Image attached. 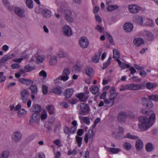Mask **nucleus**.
Segmentation results:
<instances>
[{
	"label": "nucleus",
	"mask_w": 158,
	"mask_h": 158,
	"mask_svg": "<svg viewBox=\"0 0 158 158\" xmlns=\"http://www.w3.org/2000/svg\"><path fill=\"white\" fill-rule=\"evenodd\" d=\"M133 25L130 23H126L123 26L125 31L126 32H130L131 31L133 28Z\"/></svg>",
	"instance_id": "a211bd4d"
},
{
	"label": "nucleus",
	"mask_w": 158,
	"mask_h": 158,
	"mask_svg": "<svg viewBox=\"0 0 158 158\" xmlns=\"http://www.w3.org/2000/svg\"><path fill=\"white\" fill-rule=\"evenodd\" d=\"M33 69V67L29 65H27L24 67V70L25 72H29Z\"/></svg>",
	"instance_id": "680f3d73"
},
{
	"label": "nucleus",
	"mask_w": 158,
	"mask_h": 158,
	"mask_svg": "<svg viewBox=\"0 0 158 158\" xmlns=\"http://www.w3.org/2000/svg\"><path fill=\"white\" fill-rule=\"evenodd\" d=\"M57 63V56L55 55L51 56L50 58L49 64L51 66H55L56 65Z\"/></svg>",
	"instance_id": "4be33fe9"
},
{
	"label": "nucleus",
	"mask_w": 158,
	"mask_h": 158,
	"mask_svg": "<svg viewBox=\"0 0 158 158\" xmlns=\"http://www.w3.org/2000/svg\"><path fill=\"white\" fill-rule=\"evenodd\" d=\"M48 117V114L45 110H43L40 114V118L41 120L46 119Z\"/></svg>",
	"instance_id": "79ce46f5"
},
{
	"label": "nucleus",
	"mask_w": 158,
	"mask_h": 158,
	"mask_svg": "<svg viewBox=\"0 0 158 158\" xmlns=\"http://www.w3.org/2000/svg\"><path fill=\"white\" fill-rule=\"evenodd\" d=\"M156 86V84L153 83L148 82L146 84V87L147 88L150 89L155 88Z\"/></svg>",
	"instance_id": "ea45409f"
},
{
	"label": "nucleus",
	"mask_w": 158,
	"mask_h": 158,
	"mask_svg": "<svg viewBox=\"0 0 158 158\" xmlns=\"http://www.w3.org/2000/svg\"><path fill=\"white\" fill-rule=\"evenodd\" d=\"M89 89L90 92L94 94H98L99 92V89L97 86L91 85L89 88Z\"/></svg>",
	"instance_id": "7c9ffc66"
},
{
	"label": "nucleus",
	"mask_w": 158,
	"mask_h": 158,
	"mask_svg": "<svg viewBox=\"0 0 158 158\" xmlns=\"http://www.w3.org/2000/svg\"><path fill=\"white\" fill-rule=\"evenodd\" d=\"M26 3L27 7L29 9L33 7V3L32 0H26Z\"/></svg>",
	"instance_id": "37998d69"
},
{
	"label": "nucleus",
	"mask_w": 158,
	"mask_h": 158,
	"mask_svg": "<svg viewBox=\"0 0 158 158\" xmlns=\"http://www.w3.org/2000/svg\"><path fill=\"white\" fill-rule=\"evenodd\" d=\"M142 104L148 108H151L153 107V105L152 101L149 98H142L141 101Z\"/></svg>",
	"instance_id": "9b49d317"
},
{
	"label": "nucleus",
	"mask_w": 158,
	"mask_h": 158,
	"mask_svg": "<svg viewBox=\"0 0 158 158\" xmlns=\"http://www.w3.org/2000/svg\"><path fill=\"white\" fill-rule=\"evenodd\" d=\"M118 134L123 135L124 132V129L121 127H118Z\"/></svg>",
	"instance_id": "13d9d810"
},
{
	"label": "nucleus",
	"mask_w": 158,
	"mask_h": 158,
	"mask_svg": "<svg viewBox=\"0 0 158 158\" xmlns=\"http://www.w3.org/2000/svg\"><path fill=\"white\" fill-rule=\"evenodd\" d=\"M154 24L153 21L152 19L144 17L142 26H152Z\"/></svg>",
	"instance_id": "dca6fc26"
},
{
	"label": "nucleus",
	"mask_w": 158,
	"mask_h": 158,
	"mask_svg": "<svg viewBox=\"0 0 158 158\" xmlns=\"http://www.w3.org/2000/svg\"><path fill=\"white\" fill-rule=\"evenodd\" d=\"M21 99L23 102L24 103H26L28 99L29 95V93L28 91L25 89L21 91Z\"/></svg>",
	"instance_id": "0eeeda50"
},
{
	"label": "nucleus",
	"mask_w": 158,
	"mask_h": 158,
	"mask_svg": "<svg viewBox=\"0 0 158 158\" xmlns=\"http://www.w3.org/2000/svg\"><path fill=\"white\" fill-rule=\"evenodd\" d=\"M148 97L150 100L156 101H158V95L157 94L149 95Z\"/></svg>",
	"instance_id": "09e8293b"
},
{
	"label": "nucleus",
	"mask_w": 158,
	"mask_h": 158,
	"mask_svg": "<svg viewBox=\"0 0 158 158\" xmlns=\"http://www.w3.org/2000/svg\"><path fill=\"white\" fill-rule=\"evenodd\" d=\"M127 119V115L124 112H120L118 115L117 119L118 122L121 123H124Z\"/></svg>",
	"instance_id": "f8f14e48"
},
{
	"label": "nucleus",
	"mask_w": 158,
	"mask_h": 158,
	"mask_svg": "<svg viewBox=\"0 0 158 158\" xmlns=\"http://www.w3.org/2000/svg\"><path fill=\"white\" fill-rule=\"evenodd\" d=\"M30 89L33 94H36L37 92V87L35 85H32L30 86Z\"/></svg>",
	"instance_id": "864d4df0"
},
{
	"label": "nucleus",
	"mask_w": 158,
	"mask_h": 158,
	"mask_svg": "<svg viewBox=\"0 0 158 158\" xmlns=\"http://www.w3.org/2000/svg\"><path fill=\"white\" fill-rule=\"evenodd\" d=\"M94 136V131L92 129L89 130L88 133L86 134L84 137V141L85 143H87L88 142L89 139L93 138Z\"/></svg>",
	"instance_id": "412c9836"
},
{
	"label": "nucleus",
	"mask_w": 158,
	"mask_h": 158,
	"mask_svg": "<svg viewBox=\"0 0 158 158\" xmlns=\"http://www.w3.org/2000/svg\"><path fill=\"white\" fill-rule=\"evenodd\" d=\"M113 57L114 58L118 59L120 57V53L118 50L116 49H113Z\"/></svg>",
	"instance_id": "c03bdc74"
},
{
	"label": "nucleus",
	"mask_w": 158,
	"mask_h": 158,
	"mask_svg": "<svg viewBox=\"0 0 158 158\" xmlns=\"http://www.w3.org/2000/svg\"><path fill=\"white\" fill-rule=\"evenodd\" d=\"M145 33L146 35L147 39L149 40L152 39L153 38V35L150 32L148 31H145Z\"/></svg>",
	"instance_id": "603ef678"
},
{
	"label": "nucleus",
	"mask_w": 158,
	"mask_h": 158,
	"mask_svg": "<svg viewBox=\"0 0 158 158\" xmlns=\"http://www.w3.org/2000/svg\"><path fill=\"white\" fill-rule=\"evenodd\" d=\"M39 75L40 77H43L42 81L44 82L45 81V78L47 77V74L43 70L41 71L39 73Z\"/></svg>",
	"instance_id": "a19ab883"
},
{
	"label": "nucleus",
	"mask_w": 158,
	"mask_h": 158,
	"mask_svg": "<svg viewBox=\"0 0 158 158\" xmlns=\"http://www.w3.org/2000/svg\"><path fill=\"white\" fill-rule=\"evenodd\" d=\"M35 158H45L44 154L42 152L38 153L35 156Z\"/></svg>",
	"instance_id": "bf43d9fd"
},
{
	"label": "nucleus",
	"mask_w": 158,
	"mask_h": 158,
	"mask_svg": "<svg viewBox=\"0 0 158 158\" xmlns=\"http://www.w3.org/2000/svg\"><path fill=\"white\" fill-rule=\"evenodd\" d=\"M118 6L117 5H111L107 7V10L109 11H111L118 8Z\"/></svg>",
	"instance_id": "a18cd8bd"
},
{
	"label": "nucleus",
	"mask_w": 158,
	"mask_h": 158,
	"mask_svg": "<svg viewBox=\"0 0 158 158\" xmlns=\"http://www.w3.org/2000/svg\"><path fill=\"white\" fill-rule=\"evenodd\" d=\"M95 29L100 33H101L103 31V28L100 25H98L95 27Z\"/></svg>",
	"instance_id": "774afa93"
},
{
	"label": "nucleus",
	"mask_w": 158,
	"mask_h": 158,
	"mask_svg": "<svg viewBox=\"0 0 158 158\" xmlns=\"http://www.w3.org/2000/svg\"><path fill=\"white\" fill-rule=\"evenodd\" d=\"M21 56L22 57V58H23V59H27L29 57L30 55L26 51H25L21 54Z\"/></svg>",
	"instance_id": "8fccbe9b"
},
{
	"label": "nucleus",
	"mask_w": 158,
	"mask_h": 158,
	"mask_svg": "<svg viewBox=\"0 0 158 158\" xmlns=\"http://www.w3.org/2000/svg\"><path fill=\"white\" fill-rule=\"evenodd\" d=\"M46 108L49 114L51 115L54 114V108L53 106L48 105L46 106Z\"/></svg>",
	"instance_id": "e433bc0d"
},
{
	"label": "nucleus",
	"mask_w": 158,
	"mask_h": 158,
	"mask_svg": "<svg viewBox=\"0 0 158 158\" xmlns=\"http://www.w3.org/2000/svg\"><path fill=\"white\" fill-rule=\"evenodd\" d=\"M141 113L147 116L150 114L149 118L143 116H140L139 118L138 127L142 131H143L147 130L154 124L156 119V114L152 113V111H148L146 109H143Z\"/></svg>",
	"instance_id": "f257e3e1"
},
{
	"label": "nucleus",
	"mask_w": 158,
	"mask_h": 158,
	"mask_svg": "<svg viewBox=\"0 0 158 158\" xmlns=\"http://www.w3.org/2000/svg\"><path fill=\"white\" fill-rule=\"evenodd\" d=\"M80 108L81 111H80L79 113L80 115H86L89 112V107L86 104H81L80 105Z\"/></svg>",
	"instance_id": "39448f33"
},
{
	"label": "nucleus",
	"mask_w": 158,
	"mask_h": 158,
	"mask_svg": "<svg viewBox=\"0 0 158 158\" xmlns=\"http://www.w3.org/2000/svg\"><path fill=\"white\" fill-rule=\"evenodd\" d=\"M15 56L13 53H8L4 55L3 57L0 60V63H3L8 60L12 59Z\"/></svg>",
	"instance_id": "6ab92c4d"
},
{
	"label": "nucleus",
	"mask_w": 158,
	"mask_h": 158,
	"mask_svg": "<svg viewBox=\"0 0 158 158\" xmlns=\"http://www.w3.org/2000/svg\"><path fill=\"white\" fill-rule=\"evenodd\" d=\"M111 57H109L107 61L103 64L104 69L106 68L110 64V62L111 60Z\"/></svg>",
	"instance_id": "5fc2aeb1"
},
{
	"label": "nucleus",
	"mask_w": 158,
	"mask_h": 158,
	"mask_svg": "<svg viewBox=\"0 0 158 158\" xmlns=\"http://www.w3.org/2000/svg\"><path fill=\"white\" fill-rule=\"evenodd\" d=\"M19 81L20 82L27 85H31L33 83V81L30 79L21 78L19 79Z\"/></svg>",
	"instance_id": "5701e85b"
},
{
	"label": "nucleus",
	"mask_w": 158,
	"mask_h": 158,
	"mask_svg": "<svg viewBox=\"0 0 158 158\" xmlns=\"http://www.w3.org/2000/svg\"><path fill=\"white\" fill-rule=\"evenodd\" d=\"M77 130V127H72L71 128H69L70 133L71 134H74Z\"/></svg>",
	"instance_id": "338daca9"
},
{
	"label": "nucleus",
	"mask_w": 158,
	"mask_h": 158,
	"mask_svg": "<svg viewBox=\"0 0 158 158\" xmlns=\"http://www.w3.org/2000/svg\"><path fill=\"white\" fill-rule=\"evenodd\" d=\"M40 117L39 113H33L29 119L30 123L31 125L38 123L40 122Z\"/></svg>",
	"instance_id": "f03ea898"
},
{
	"label": "nucleus",
	"mask_w": 158,
	"mask_h": 158,
	"mask_svg": "<svg viewBox=\"0 0 158 158\" xmlns=\"http://www.w3.org/2000/svg\"><path fill=\"white\" fill-rule=\"evenodd\" d=\"M57 56L60 58H68L69 55L68 53L62 50L59 51L57 54Z\"/></svg>",
	"instance_id": "c756f323"
},
{
	"label": "nucleus",
	"mask_w": 158,
	"mask_h": 158,
	"mask_svg": "<svg viewBox=\"0 0 158 158\" xmlns=\"http://www.w3.org/2000/svg\"><path fill=\"white\" fill-rule=\"evenodd\" d=\"M100 55L101 53L100 52H98V53H96L95 55L92 57V60L95 63L98 62Z\"/></svg>",
	"instance_id": "c9c22d12"
},
{
	"label": "nucleus",
	"mask_w": 158,
	"mask_h": 158,
	"mask_svg": "<svg viewBox=\"0 0 158 158\" xmlns=\"http://www.w3.org/2000/svg\"><path fill=\"white\" fill-rule=\"evenodd\" d=\"M85 72V74L90 77H93L94 74V72L93 69L92 67L89 66L86 67Z\"/></svg>",
	"instance_id": "f3484780"
},
{
	"label": "nucleus",
	"mask_w": 158,
	"mask_h": 158,
	"mask_svg": "<svg viewBox=\"0 0 158 158\" xmlns=\"http://www.w3.org/2000/svg\"><path fill=\"white\" fill-rule=\"evenodd\" d=\"M142 86L140 84H134V90H140L141 89Z\"/></svg>",
	"instance_id": "052dcab7"
},
{
	"label": "nucleus",
	"mask_w": 158,
	"mask_h": 158,
	"mask_svg": "<svg viewBox=\"0 0 158 158\" xmlns=\"http://www.w3.org/2000/svg\"><path fill=\"white\" fill-rule=\"evenodd\" d=\"M144 17L138 15L134 16L133 18V22L139 25L142 26Z\"/></svg>",
	"instance_id": "aec40b11"
},
{
	"label": "nucleus",
	"mask_w": 158,
	"mask_h": 158,
	"mask_svg": "<svg viewBox=\"0 0 158 158\" xmlns=\"http://www.w3.org/2000/svg\"><path fill=\"white\" fill-rule=\"evenodd\" d=\"M131 145L129 142H125L123 144L124 148L127 150H129L131 148Z\"/></svg>",
	"instance_id": "de8ad7c7"
},
{
	"label": "nucleus",
	"mask_w": 158,
	"mask_h": 158,
	"mask_svg": "<svg viewBox=\"0 0 158 158\" xmlns=\"http://www.w3.org/2000/svg\"><path fill=\"white\" fill-rule=\"evenodd\" d=\"M114 99L115 96H114L112 97V96H110L109 99L105 100L104 102L108 106H111L114 103Z\"/></svg>",
	"instance_id": "b1692460"
},
{
	"label": "nucleus",
	"mask_w": 158,
	"mask_h": 158,
	"mask_svg": "<svg viewBox=\"0 0 158 158\" xmlns=\"http://www.w3.org/2000/svg\"><path fill=\"white\" fill-rule=\"evenodd\" d=\"M77 101H78L77 98H73L70 99L69 100V102L70 104L72 105H73L74 104H76L77 103Z\"/></svg>",
	"instance_id": "e2e57ef3"
},
{
	"label": "nucleus",
	"mask_w": 158,
	"mask_h": 158,
	"mask_svg": "<svg viewBox=\"0 0 158 158\" xmlns=\"http://www.w3.org/2000/svg\"><path fill=\"white\" fill-rule=\"evenodd\" d=\"M79 44L82 48H86L89 44L88 40L85 37H82L80 39Z\"/></svg>",
	"instance_id": "2eb2a0df"
},
{
	"label": "nucleus",
	"mask_w": 158,
	"mask_h": 158,
	"mask_svg": "<svg viewBox=\"0 0 158 158\" xmlns=\"http://www.w3.org/2000/svg\"><path fill=\"white\" fill-rule=\"evenodd\" d=\"M65 19L68 22L73 23L74 21V19L72 17V11L69 10H67L64 11Z\"/></svg>",
	"instance_id": "9d476101"
},
{
	"label": "nucleus",
	"mask_w": 158,
	"mask_h": 158,
	"mask_svg": "<svg viewBox=\"0 0 158 158\" xmlns=\"http://www.w3.org/2000/svg\"><path fill=\"white\" fill-rule=\"evenodd\" d=\"M22 138V134L19 131L14 132L11 135L12 141L14 143H17L20 141Z\"/></svg>",
	"instance_id": "7ed1b4c3"
},
{
	"label": "nucleus",
	"mask_w": 158,
	"mask_h": 158,
	"mask_svg": "<svg viewBox=\"0 0 158 158\" xmlns=\"http://www.w3.org/2000/svg\"><path fill=\"white\" fill-rule=\"evenodd\" d=\"M84 132V130L83 129H79L77 132V135L78 136H81L83 135Z\"/></svg>",
	"instance_id": "69168bd1"
},
{
	"label": "nucleus",
	"mask_w": 158,
	"mask_h": 158,
	"mask_svg": "<svg viewBox=\"0 0 158 158\" xmlns=\"http://www.w3.org/2000/svg\"><path fill=\"white\" fill-rule=\"evenodd\" d=\"M110 93L111 94L110 96H112V97L114 96L115 97V87H112L110 89Z\"/></svg>",
	"instance_id": "4d7b16f0"
},
{
	"label": "nucleus",
	"mask_w": 158,
	"mask_h": 158,
	"mask_svg": "<svg viewBox=\"0 0 158 158\" xmlns=\"http://www.w3.org/2000/svg\"><path fill=\"white\" fill-rule=\"evenodd\" d=\"M106 150L109 152L113 154H117L120 151V149L118 148H106Z\"/></svg>",
	"instance_id": "72a5a7b5"
},
{
	"label": "nucleus",
	"mask_w": 158,
	"mask_h": 158,
	"mask_svg": "<svg viewBox=\"0 0 158 158\" xmlns=\"http://www.w3.org/2000/svg\"><path fill=\"white\" fill-rule=\"evenodd\" d=\"M9 154L10 152L8 151H3L0 154V158H8Z\"/></svg>",
	"instance_id": "f704fd0d"
},
{
	"label": "nucleus",
	"mask_w": 158,
	"mask_h": 158,
	"mask_svg": "<svg viewBox=\"0 0 158 158\" xmlns=\"http://www.w3.org/2000/svg\"><path fill=\"white\" fill-rule=\"evenodd\" d=\"M89 93L88 91H86L85 93H80L76 95V97L81 101L85 102L89 97Z\"/></svg>",
	"instance_id": "6e6552de"
},
{
	"label": "nucleus",
	"mask_w": 158,
	"mask_h": 158,
	"mask_svg": "<svg viewBox=\"0 0 158 158\" xmlns=\"http://www.w3.org/2000/svg\"><path fill=\"white\" fill-rule=\"evenodd\" d=\"M42 108L41 106L38 105H35L32 106L31 110L32 112H35V113H39L42 110Z\"/></svg>",
	"instance_id": "a878e982"
},
{
	"label": "nucleus",
	"mask_w": 158,
	"mask_h": 158,
	"mask_svg": "<svg viewBox=\"0 0 158 158\" xmlns=\"http://www.w3.org/2000/svg\"><path fill=\"white\" fill-rule=\"evenodd\" d=\"M46 56L44 55L38 56L36 58V63L37 64L42 63L45 60Z\"/></svg>",
	"instance_id": "2f4dec72"
},
{
	"label": "nucleus",
	"mask_w": 158,
	"mask_h": 158,
	"mask_svg": "<svg viewBox=\"0 0 158 158\" xmlns=\"http://www.w3.org/2000/svg\"><path fill=\"white\" fill-rule=\"evenodd\" d=\"M125 88L126 89L134 90V84L127 85L125 86Z\"/></svg>",
	"instance_id": "6e6d98bb"
},
{
	"label": "nucleus",
	"mask_w": 158,
	"mask_h": 158,
	"mask_svg": "<svg viewBox=\"0 0 158 158\" xmlns=\"http://www.w3.org/2000/svg\"><path fill=\"white\" fill-rule=\"evenodd\" d=\"M76 142L78 147H80L82 143V137L76 136L75 137Z\"/></svg>",
	"instance_id": "49530a36"
},
{
	"label": "nucleus",
	"mask_w": 158,
	"mask_h": 158,
	"mask_svg": "<svg viewBox=\"0 0 158 158\" xmlns=\"http://www.w3.org/2000/svg\"><path fill=\"white\" fill-rule=\"evenodd\" d=\"M35 11L38 13L41 12L43 16L46 18H49L51 16V11L47 9H43L41 10L38 8L36 7L35 9Z\"/></svg>",
	"instance_id": "423d86ee"
},
{
	"label": "nucleus",
	"mask_w": 158,
	"mask_h": 158,
	"mask_svg": "<svg viewBox=\"0 0 158 158\" xmlns=\"http://www.w3.org/2000/svg\"><path fill=\"white\" fill-rule=\"evenodd\" d=\"M124 138H127L135 140L138 139V137L134 135H132L130 133H127L124 137Z\"/></svg>",
	"instance_id": "4c0bfd02"
},
{
	"label": "nucleus",
	"mask_w": 158,
	"mask_h": 158,
	"mask_svg": "<svg viewBox=\"0 0 158 158\" xmlns=\"http://www.w3.org/2000/svg\"><path fill=\"white\" fill-rule=\"evenodd\" d=\"M117 61L119 66L123 69H124L126 68H130V64H126L124 62H122L121 60L118 59H116Z\"/></svg>",
	"instance_id": "c85d7f7f"
},
{
	"label": "nucleus",
	"mask_w": 158,
	"mask_h": 158,
	"mask_svg": "<svg viewBox=\"0 0 158 158\" xmlns=\"http://www.w3.org/2000/svg\"><path fill=\"white\" fill-rule=\"evenodd\" d=\"M26 114V111L24 109H22L18 112V114L19 116L21 117L22 115H25Z\"/></svg>",
	"instance_id": "3c124183"
},
{
	"label": "nucleus",
	"mask_w": 158,
	"mask_h": 158,
	"mask_svg": "<svg viewBox=\"0 0 158 158\" xmlns=\"http://www.w3.org/2000/svg\"><path fill=\"white\" fill-rule=\"evenodd\" d=\"M146 150L147 152H150L152 151L154 149L153 144L150 143H148L145 146Z\"/></svg>",
	"instance_id": "58836bf2"
},
{
	"label": "nucleus",
	"mask_w": 158,
	"mask_h": 158,
	"mask_svg": "<svg viewBox=\"0 0 158 158\" xmlns=\"http://www.w3.org/2000/svg\"><path fill=\"white\" fill-rule=\"evenodd\" d=\"M48 87L45 85H43L42 88V92L44 94H46L48 92Z\"/></svg>",
	"instance_id": "0e129e2a"
},
{
	"label": "nucleus",
	"mask_w": 158,
	"mask_h": 158,
	"mask_svg": "<svg viewBox=\"0 0 158 158\" xmlns=\"http://www.w3.org/2000/svg\"><path fill=\"white\" fill-rule=\"evenodd\" d=\"M62 88L60 86H58L53 88L52 90V92L58 95H60L62 92Z\"/></svg>",
	"instance_id": "bb28decb"
},
{
	"label": "nucleus",
	"mask_w": 158,
	"mask_h": 158,
	"mask_svg": "<svg viewBox=\"0 0 158 158\" xmlns=\"http://www.w3.org/2000/svg\"><path fill=\"white\" fill-rule=\"evenodd\" d=\"M128 8L129 11L131 13L134 14L137 13L140 10V8L135 4L129 5Z\"/></svg>",
	"instance_id": "4468645a"
},
{
	"label": "nucleus",
	"mask_w": 158,
	"mask_h": 158,
	"mask_svg": "<svg viewBox=\"0 0 158 158\" xmlns=\"http://www.w3.org/2000/svg\"><path fill=\"white\" fill-rule=\"evenodd\" d=\"M62 31L64 35L67 36H70L73 34L71 29L69 26L67 25H65L63 26Z\"/></svg>",
	"instance_id": "ddd939ff"
},
{
	"label": "nucleus",
	"mask_w": 158,
	"mask_h": 158,
	"mask_svg": "<svg viewBox=\"0 0 158 158\" xmlns=\"http://www.w3.org/2000/svg\"><path fill=\"white\" fill-rule=\"evenodd\" d=\"M135 146L137 151L141 150L143 147V144L142 140L140 139L137 140L135 143Z\"/></svg>",
	"instance_id": "393cba45"
},
{
	"label": "nucleus",
	"mask_w": 158,
	"mask_h": 158,
	"mask_svg": "<svg viewBox=\"0 0 158 158\" xmlns=\"http://www.w3.org/2000/svg\"><path fill=\"white\" fill-rule=\"evenodd\" d=\"M14 11L19 18H23L26 17L25 10L23 8L19 7H15Z\"/></svg>",
	"instance_id": "20e7f679"
},
{
	"label": "nucleus",
	"mask_w": 158,
	"mask_h": 158,
	"mask_svg": "<svg viewBox=\"0 0 158 158\" xmlns=\"http://www.w3.org/2000/svg\"><path fill=\"white\" fill-rule=\"evenodd\" d=\"M73 92V90L72 89H68L65 91L64 95L66 98H69L72 96Z\"/></svg>",
	"instance_id": "cd10ccee"
},
{
	"label": "nucleus",
	"mask_w": 158,
	"mask_h": 158,
	"mask_svg": "<svg viewBox=\"0 0 158 158\" xmlns=\"http://www.w3.org/2000/svg\"><path fill=\"white\" fill-rule=\"evenodd\" d=\"M70 74L69 69L67 68L64 69L62 73V76L60 77L61 80L64 81H67L69 78V76Z\"/></svg>",
	"instance_id": "1a4fd4ad"
},
{
	"label": "nucleus",
	"mask_w": 158,
	"mask_h": 158,
	"mask_svg": "<svg viewBox=\"0 0 158 158\" xmlns=\"http://www.w3.org/2000/svg\"><path fill=\"white\" fill-rule=\"evenodd\" d=\"M144 43L143 40L141 38H137L134 39V43L135 45L137 46H140Z\"/></svg>",
	"instance_id": "473e14b6"
}]
</instances>
